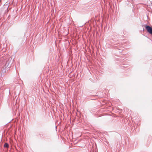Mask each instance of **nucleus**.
Segmentation results:
<instances>
[{"label":"nucleus","instance_id":"f257e3e1","mask_svg":"<svg viewBox=\"0 0 152 152\" xmlns=\"http://www.w3.org/2000/svg\"><path fill=\"white\" fill-rule=\"evenodd\" d=\"M13 60L12 59V58L11 57H10L9 58L8 60L6 61L5 64V67L10 66L12 65L13 63Z\"/></svg>","mask_w":152,"mask_h":152},{"label":"nucleus","instance_id":"f03ea898","mask_svg":"<svg viewBox=\"0 0 152 152\" xmlns=\"http://www.w3.org/2000/svg\"><path fill=\"white\" fill-rule=\"evenodd\" d=\"M145 28L149 33L152 34V27H151L149 26H146Z\"/></svg>","mask_w":152,"mask_h":152},{"label":"nucleus","instance_id":"7ed1b4c3","mask_svg":"<svg viewBox=\"0 0 152 152\" xmlns=\"http://www.w3.org/2000/svg\"><path fill=\"white\" fill-rule=\"evenodd\" d=\"M9 147V145L7 143H5L4 145V147L5 148H7Z\"/></svg>","mask_w":152,"mask_h":152}]
</instances>
